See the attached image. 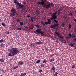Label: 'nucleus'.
Returning a JSON list of instances; mask_svg holds the SVG:
<instances>
[{"mask_svg": "<svg viewBox=\"0 0 76 76\" xmlns=\"http://www.w3.org/2000/svg\"><path fill=\"white\" fill-rule=\"evenodd\" d=\"M67 38H70V37L69 36H68Z\"/></svg>", "mask_w": 76, "mask_h": 76, "instance_id": "53", "label": "nucleus"}, {"mask_svg": "<svg viewBox=\"0 0 76 76\" xmlns=\"http://www.w3.org/2000/svg\"><path fill=\"white\" fill-rule=\"evenodd\" d=\"M40 33L41 34V35H43L44 34V32L41 30H40Z\"/></svg>", "mask_w": 76, "mask_h": 76, "instance_id": "18", "label": "nucleus"}, {"mask_svg": "<svg viewBox=\"0 0 76 76\" xmlns=\"http://www.w3.org/2000/svg\"><path fill=\"white\" fill-rule=\"evenodd\" d=\"M70 36V37H72V34H71V33H69L68 34Z\"/></svg>", "mask_w": 76, "mask_h": 76, "instance_id": "38", "label": "nucleus"}, {"mask_svg": "<svg viewBox=\"0 0 76 76\" xmlns=\"http://www.w3.org/2000/svg\"><path fill=\"white\" fill-rule=\"evenodd\" d=\"M74 21L75 22H76V19H74Z\"/></svg>", "mask_w": 76, "mask_h": 76, "instance_id": "48", "label": "nucleus"}, {"mask_svg": "<svg viewBox=\"0 0 76 76\" xmlns=\"http://www.w3.org/2000/svg\"><path fill=\"white\" fill-rule=\"evenodd\" d=\"M57 20H59L58 19Z\"/></svg>", "mask_w": 76, "mask_h": 76, "instance_id": "64", "label": "nucleus"}, {"mask_svg": "<svg viewBox=\"0 0 76 76\" xmlns=\"http://www.w3.org/2000/svg\"><path fill=\"white\" fill-rule=\"evenodd\" d=\"M69 45H70V47H73V44L72 43H70L69 44Z\"/></svg>", "mask_w": 76, "mask_h": 76, "instance_id": "19", "label": "nucleus"}, {"mask_svg": "<svg viewBox=\"0 0 76 76\" xmlns=\"http://www.w3.org/2000/svg\"><path fill=\"white\" fill-rule=\"evenodd\" d=\"M50 28H54V25H51L50 26Z\"/></svg>", "mask_w": 76, "mask_h": 76, "instance_id": "22", "label": "nucleus"}, {"mask_svg": "<svg viewBox=\"0 0 76 76\" xmlns=\"http://www.w3.org/2000/svg\"><path fill=\"white\" fill-rule=\"evenodd\" d=\"M48 25H50V24H51V20L50 19H48Z\"/></svg>", "mask_w": 76, "mask_h": 76, "instance_id": "7", "label": "nucleus"}, {"mask_svg": "<svg viewBox=\"0 0 76 76\" xmlns=\"http://www.w3.org/2000/svg\"><path fill=\"white\" fill-rule=\"evenodd\" d=\"M23 62H21V64L22 65V64H23Z\"/></svg>", "mask_w": 76, "mask_h": 76, "instance_id": "49", "label": "nucleus"}, {"mask_svg": "<svg viewBox=\"0 0 76 76\" xmlns=\"http://www.w3.org/2000/svg\"><path fill=\"white\" fill-rule=\"evenodd\" d=\"M51 57H53V55L51 56Z\"/></svg>", "mask_w": 76, "mask_h": 76, "instance_id": "61", "label": "nucleus"}, {"mask_svg": "<svg viewBox=\"0 0 76 76\" xmlns=\"http://www.w3.org/2000/svg\"><path fill=\"white\" fill-rule=\"evenodd\" d=\"M58 36H59L60 35V34L58 32H56L55 33Z\"/></svg>", "mask_w": 76, "mask_h": 76, "instance_id": "24", "label": "nucleus"}, {"mask_svg": "<svg viewBox=\"0 0 76 76\" xmlns=\"http://www.w3.org/2000/svg\"><path fill=\"white\" fill-rule=\"evenodd\" d=\"M45 25H48V22H45Z\"/></svg>", "mask_w": 76, "mask_h": 76, "instance_id": "40", "label": "nucleus"}, {"mask_svg": "<svg viewBox=\"0 0 76 76\" xmlns=\"http://www.w3.org/2000/svg\"><path fill=\"white\" fill-rule=\"evenodd\" d=\"M10 53L8 55L9 56L12 57L15 56V55L18 54L19 53V50L17 48H12L11 49H10Z\"/></svg>", "mask_w": 76, "mask_h": 76, "instance_id": "2", "label": "nucleus"}, {"mask_svg": "<svg viewBox=\"0 0 76 76\" xmlns=\"http://www.w3.org/2000/svg\"><path fill=\"white\" fill-rule=\"evenodd\" d=\"M29 46L30 47H35V45H34V44H31V43L30 45H29Z\"/></svg>", "mask_w": 76, "mask_h": 76, "instance_id": "11", "label": "nucleus"}, {"mask_svg": "<svg viewBox=\"0 0 76 76\" xmlns=\"http://www.w3.org/2000/svg\"><path fill=\"white\" fill-rule=\"evenodd\" d=\"M42 42L41 41H40L39 42H36V44L38 45V44H42Z\"/></svg>", "mask_w": 76, "mask_h": 76, "instance_id": "8", "label": "nucleus"}, {"mask_svg": "<svg viewBox=\"0 0 76 76\" xmlns=\"http://www.w3.org/2000/svg\"><path fill=\"white\" fill-rule=\"evenodd\" d=\"M14 3H15V4H17V5H18V7L17 8L18 9H19V8H20V9L21 10H22V11H23V10H25V7H24V5H23L20 3L18 2V1H17V0H15L14 1Z\"/></svg>", "mask_w": 76, "mask_h": 76, "instance_id": "3", "label": "nucleus"}, {"mask_svg": "<svg viewBox=\"0 0 76 76\" xmlns=\"http://www.w3.org/2000/svg\"><path fill=\"white\" fill-rule=\"evenodd\" d=\"M26 12H27V10H26Z\"/></svg>", "mask_w": 76, "mask_h": 76, "instance_id": "60", "label": "nucleus"}, {"mask_svg": "<svg viewBox=\"0 0 76 76\" xmlns=\"http://www.w3.org/2000/svg\"><path fill=\"white\" fill-rule=\"evenodd\" d=\"M41 24L43 25V26H45V24H44V22H42V21L41 22Z\"/></svg>", "mask_w": 76, "mask_h": 76, "instance_id": "21", "label": "nucleus"}, {"mask_svg": "<svg viewBox=\"0 0 76 76\" xmlns=\"http://www.w3.org/2000/svg\"><path fill=\"white\" fill-rule=\"evenodd\" d=\"M0 61L3 62H4V60H3V59L0 58Z\"/></svg>", "mask_w": 76, "mask_h": 76, "instance_id": "25", "label": "nucleus"}, {"mask_svg": "<svg viewBox=\"0 0 76 76\" xmlns=\"http://www.w3.org/2000/svg\"><path fill=\"white\" fill-rule=\"evenodd\" d=\"M75 13L76 14V11H75Z\"/></svg>", "mask_w": 76, "mask_h": 76, "instance_id": "56", "label": "nucleus"}, {"mask_svg": "<svg viewBox=\"0 0 76 76\" xmlns=\"http://www.w3.org/2000/svg\"><path fill=\"white\" fill-rule=\"evenodd\" d=\"M57 12H55L52 15V17L50 18V20H53L54 21L55 23H57L58 22V21L57 20H56V19H57V16L56 15H57Z\"/></svg>", "mask_w": 76, "mask_h": 76, "instance_id": "4", "label": "nucleus"}, {"mask_svg": "<svg viewBox=\"0 0 76 76\" xmlns=\"http://www.w3.org/2000/svg\"><path fill=\"white\" fill-rule=\"evenodd\" d=\"M1 21V19H0V22Z\"/></svg>", "mask_w": 76, "mask_h": 76, "instance_id": "59", "label": "nucleus"}, {"mask_svg": "<svg viewBox=\"0 0 76 76\" xmlns=\"http://www.w3.org/2000/svg\"><path fill=\"white\" fill-rule=\"evenodd\" d=\"M26 75V73H23L20 76H25Z\"/></svg>", "mask_w": 76, "mask_h": 76, "instance_id": "12", "label": "nucleus"}, {"mask_svg": "<svg viewBox=\"0 0 76 76\" xmlns=\"http://www.w3.org/2000/svg\"><path fill=\"white\" fill-rule=\"evenodd\" d=\"M32 29V28H31V29Z\"/></svg>", "mask_w": 76, "mask_h": 76, "instance_id": "58", "label": "nucleus"}, {"mask_svg": "<svg viewBox=\"0 0 76 76\" xmlns=\"http://www.w3.org/2000/svg\"><path fill=\"white\" fill-rule=\"evenodd\" d=\"M17 22H20V19H18L17 20Z\"/></svg>", "mask_w": 76, "mask_h": 76, "instance_id": "39", "label": "nucleus"}, {"mask_svg": "<svg viewBox=\"0 0 76 76\" xmlns=\"http://www.w3.org/2000/svg\"><path fill=\"white\" fill-rule=\"evenodd\" d=\"M39 13H40L38 12L37 14V15H39Z\"/></svg>", "mask_w": 76, "mask_h": 76, "instance_id": "55", "label": "nucleus"}, {"mask_svg": "<svg viewBox=\"0 0 76 76\" xmlns=\"http://www.w3.org/2000/svg\"><path fill=\"white\" fill-rule=\"evenodd\" d=\"M56 1H57V0H55Z\"/></svg>", "mask_w": 76, "mask_h": 76, "instance_id": "63", "label": "nucleus"}, {"mask_svg": "<svg viewBox=\"0 0 76 76\" xmlns=\"http://www.w3.org/2000/svg\"><path fill=\"white\" fill-rule=\"evenodd\" d=\"M60 12H58V16H59V15H60Z\"/></svg>", "mask_w": 76, "mask_h": 76, "instance_id": "45", "label": "nucleus"}, {"mask_svg": "<svg viewBox=\"0 0 76 76\" xmlns=\"http://www.w3.org/2000/svg\"><path fill=\"white\" fill-rule=\"evenodd\" d=\"M31 21L32 22H34V20L32 19H31Z\"/></svg>", "mask_w": 76, "mask_h": 76, "instance_id": "43", "label": "nucleus"}, {"mask_svg": "<svg viewBox=\"0 0 76 76\" xmlns=\"http://www.w3.org/2000/svg\"><path fill=\"white\" fill-rule=\"evenodd\" d=\"M25 28H26V29H28V27L27 26H26L25 27Z\"/></svg>", "mask_w": 76, "mask_h": 76, "instance_id": "44", "label": "nucleus"}, {"mask_svg": "<svg viewBox=\"0 0 76 76\" xmlns=\"http://www.w3.org/2000/svg\"><path fill=\"white\" fill-rule=\"evenodd\" d=\"M50 4H51V5L52 6H54V4H53V3H50Z\"/></svg>", "mask_w": 76, "mask_h": 76, "instance_id": "41", "label": "nucleus"}, {"mask_svg": "<svg viewBox=\"0 0 76 76\" xmlns=\"http://www.w3.org/2000/svg\"><path fill=\"white\" fill-rule=\"evenodd\" d=\"M3 42H4V40L3 39H1L0 40V43H2Z\"/></svg>", "mask_w": 76, "mask_h": 76, "instance_id": "14", "label": "nucleus"}, {"mask_svg": "<svg viewBox=\"0 0 76 76\" xmlns=\"http://www.w3.org/2000/svg\"><path fill=\"white\" fill-rule=\"evenodd\" d=\"M18 69V66H15L13 68V69Z\"/></svg>", "mask_w": 76, "mask_h": 76, "instance_id": "26", "label": "nucleus"}, {"mask_svg": "<svg viewBox=\"0 0 76 76\" xmlns=\"http://www.w3.org/2000/svg\"><path fill=\"white\" fill-rule=\"evenodd\" d=\"M5 34H10V33L7 31H6L5 32Z\"/></svg>", "mask_w": 76, "mask_h": 76, "instance_id": "28", "label": "nucleus"}, {"mask_svg": "<svg viewBox=\"0 0 76 76\" xmlns=\"http://www.w3.org/2000/svg\"><path fill=\"white\" fill-rule=\"evenodd\" d=\"M41 66L42 67H44L45 66V64H42L41 65Z\"/></svg>", "mask_w": 76, "mask_h": 76, "instance_id": "30", "label": "nucleus"}, {"mask_svg": "<svg viewBox=\"0 0 76 76\" xmlns=\"http://www.w3.org/2000/svg\"><path fill=\"white\" fill-rule=\"evenodd\" d=\"M47 62V61L45 60H44L43 61V63H46Z\"/></svg>", "mask_w": 76, "mask_h": 76, "instance_id": "17", "label": "nucleus"}, {"mask_svg": "<svg viewBox=\"0 0 76 76\" xmlns=\"http://www.w3.org/2000/svg\"><path fill=\"white\" fill-rule=\"evenodd\" d=\"M41 31V28L38 29L36 30L35 31H34V33H35L36 34L38 35V34H40V32Z\"/></svg>", "mask_w": 76, "mask_h": 76, "instance_id": "6", "label": "nucleus"}, {"mask_svg": "<svg viewBox=\"0 0 76 76\" xmlns=\"http://www.w3.org/2000/svg\"><path fill=\"white\" fill-rule=\"evenodd\" d=\"M62 25L63 26H65V24L64 23H62Z\"/></svg>", "mask_w": 76, "mask_h": 76, "instance_id": "47", "label": "nucleus"}, {"mask_svg": "<svg viewBox=\"0 0 76 76\" xmlns=\"http://www.w3.org/2000/svg\"><path fill=\"white\" fill-rule=\"evenodd\" d=\"M35 26H36V27H37V29H38V28H39V25H38V24H37L36 25H35Z\"/></svg>", "mask_w": 76, "mask_h": 76, "instance_id": "34", "label": "nucleus"}, {"mask_svg": "<svg viewBox=\"0 0 76 76\" xmlns=\"http://www.w3.org/2000/svg\"><path fill=\"white\" fill-rule=\"evenodd\" d=\"M39 72H40V73H41V72H42V70H41V68H40L39 69Z\"/></svg>", "mask_w": 76, "mask_h": 76, "instance_id": "23", "label": "nucleus"}, {"mask_svg": "<svg viewBox=\"0 0 76 76\" xmlns=\"http://www.w3.org/2000/svg\"><path fill=\"white\" fill-rule=\"evenodd\" d=\"M74 40L75 41H76V38H75L74 39Z\"/></svg>", "mask_w": 76, "mask_h": 76, "instance_id": "54", "label": "nucleus"}, {"mask_svg": "<svg viewBox=\"0 0 76 76\" xmlns=\"http://www.w3.org/2000/svg\"><path fill=\"white\" fill-rule=\"evenodd\" d=\"M69 16H73V14H72V13H70L69 14Z\"/></svg>", "mask_w": 76, "mask_h": 76, "instance_id": "35", "label": "nucleus"}, {"mask_svg": "<svg viewBox=\"0 0 76 76\" xmlns=\"http://www.w3.org/2000/svg\"><path fill=\"white\" fill-rule=\"evenodd\" d=\"M76 36H75V34H72V38H75V37Z\"/></svg>", "mask_w": 76, "mask_h": 76, "instance_id": "32", "label": "nucleus"}, {"mask_svg": "<svg viewBox=\"0 0 76 76\" xmlns=\"http://www.w3.org/2000/svg\"><path fill=\"white\" fill-rule=\"evenodd\" d=\"M4 46V44L3 43H2L0 45V47H3Z\"/></svg>", "mask_w": 76, "mask_h": 76, "instance_id": "15", "label": "nucleus"}, {"mask_svg": "<svg viewBox=\"0 0 76 76\" xmlns=\"http://www.w3.org/2000/svg\"><path fill=\"white\" fill-rule=\"evenodd\" d=\"M31 19H33V18L32 17V18H31Z\"/></svg>", "mask_w": 76, "mask_h": 76, "instance_id": "57", "label": "nucleus"}, {"mask_svg": "<svg viewBox=\"0 0 76 76\" xmlns=\"http://www.w3.org/2000/svg\"><path fill=\"white\" fill-rule=\"evenodd\" d=\"M55 60V59L54 58H52V59L50 60V63H52L53 61H54Z\"/></svg>", "mask_w": 76, "mask_h": 76, "instance_id": "9", "label": "nucleus"}, {"mask_svg": "<svg viewBox=\"0 0 76 76\" xmlns=\"http://www.w3.org/2000/svg\"><path fill=\"white\" fill-rule=\"evenodd\" d=\"M40 61H41V60H38L37 61H36V63H39V62H40Z\"/></svg>", "mask_w": 76, "mask_h": 76, "instance_id": "29", "label": "nucleus"}, {"mask_svg": "<svg viewBox=\"0 0 76 76\" xmlns=\"http://www.w3.org/2000/svg\"><path fill=\"white\" fill-rule=\"evenodd\" d=\"M69 29L71 28V25L69 24Z\"/></svg>", "mask_w": 76, "mask_h": 76, "instance_id": "36", "label": "nucleus"}, {"mask_svg": "<svg viewBox=\"0 0 76 76\" xmlns=\"http://www.w3.org/2000/svg\"><path fill=\"white\" fill-rule=\"evenodd\" d=\"M27 18H29V17H30V16L27 15Z\"/></svg>", "mask_w": 76, "mask_h": 76, "instance_id": "50", "label": "nucleus"}, {"mask_svg": "<svg viewBox=\"0 0 76 76\" xmlns=\"http://www.w3.org/2000/svg\"><path fill=\"white\" fill-rule=\"evenodd\" d=\"M1 72H2L3 73H4V70L3 69H1Z\"/></svg>", "mask_w": 76, "mask_h": 76, "instance_id": "27", "label": "nucleus"}, {"mask_svg": "<svg viewBox=\"0 0 76 76\" xmlns=\"http://www.w3.org/2000/svg\"><path fill=\"white\" fill-rule=\"evenodd\" d=\"M1 24L3 26H4V27H5L6 26V24H5L4 23H2Z\"/></svg>", "mask_w": 76, "mask_h": 76, "instance_id": "13", "label": "nucleus"}, {"mask_svg": "<svg viewBox=\"0 0 76 76\" xmlns=\"http://www.w3.org/2000/svg\"><path fill=\"white\" fill-rule=\"evenodd\" d=\"M61 41H63V40H61Z\"/></svg>", "mask_w": 76, "mask_h": 76, "instance_id": "62", "label": "nucleus"}, {"mask_svg": "<svg viewBox=\"0 0 76 76\" xmlns=\"http://www.w3.org/2000/svg\"><path fill=\"white\" fill-rule=\"evenodd\" d=\"M16 38H19V36H16Z\"/></svg>", "mask_w": 76, "mask_h": 76, "instance_id": "52", "label": "nucleus"}, {"mask_svg": "<svg viewBox=\"0 0 76 76\" xmlns=\"http://www.w3.org/2000/svg\"><path fill=\"white\" fill-rule=\"evenodd\" d=\"M55 68L54 66H53L52 67V70H53V71H55Z\"/></svg>", "mask_w": 76, "mask_h": 76, "instance_id": "10", "label": "nucleus"}, {"mask_svg": "<svg viewBox=\"0 0 76 76\" xmlns=\"http://www.w3.org/2000/svg\"><path fill=\"white\" fill-rule=\"evenodd\" d=\"M11 13L10 14V16L11 17H13V16H15V13H16V10L14 9H12L11 10Z\"/></svg>", "mask_w": 76, "mask_h": 76, "instance_id": "5", "label": "nucleus"}, {"mask_svg": "<svg viewBox=\"0 0 76 76\" xmlns=\"http://www.w3.org/2000/svg\"><path fill=\"white\" fill-rule=\"evenodd\" d=\"M58 24H54V27H55V28H56V27L57 26H58Z\"/></svg>", "mask_w": 76, "mask_h": 76, "instance_id": "20", "label": "nucleus"}, {"mask_svg": "<svg viewBox=\"0 0 76 76\" xmlns=\"http://www.w3.org/2000/svg\"><path fill=\"white\" fill-rule=\"evenodd\" d=\"M36 12L37 13H38V10H37Z\"/></svg>", "mask_w": 76, "mask_h": 76, "instance_id": "51", "label": "nucleus"}, {"mask_svg": "<svg viewBox=\"0 0 76 76\" xmlns=\"http://www.w3.org/2000/svg\"><path fill=\"white\" fill-rule=\"evenodd\" d=\"M46 51H48V49L47 48L46 49Z\"/></svg>", "mask_w": 76, "mask_h": 76, "instance_id": "46", "label": "nucleus"}, {"mask_svg": "<svg viewBox=\"0 0 76 76\" xmlns=\"http://www.w3.org/2000/svg\"><path fill=\"white\" fill-rule=\"evenodd\" d=\"M20 25H23V23L22 22H20L19 23Z\"/></svg>", "mask_w": 76, "mask_h": 76, "instance_id": "16", "label": "nucleus"}, {"mask_svg": "<svg viewBox=\"0 0 76 76\" xmlns=\"http://www.w3.org/2000/svg\"><path fill=\"white\" fill-rule=\"evenodd\" d=\"M18 30H19V31H22V28H18Z\"/></svg>", "mask_w": 76, "mask_h": 76, "instance_id": "37", "label": "nucleus"}, {"mask_svg": "<svg viewBox=\"0 0 76 76\" xmlns=\"http://www.w3.org/2000/svg\"><path fill=\"white\" fill-rule=\"evenodd\" d=\"M41 2L38 1L37 4L43 5V7L46 8L47 9L50 8L51 7V3L49 1H47V0H42Z\"/></svg>", "mask_w": 76, "mask_h": 76, "instance_id": "1", "label": "nucleus"}, {"mask_svg": "<svg viewBox=\"0 0 76 76\" xmlns=\"http://www.w3.org/2000/svg\"><path fill=\"white\" fill-rule=\"evenodd\" d=\"M59 38H61V39H63V38H64V37H61V36L59 37Z\"/></svg>", "mask_w": 76, "mask_h": 76, "instance_id": "42", "label": "nucleus"}, {"mask_svg": "<svg viewBox=\"0 0 76 76\" xmlns=\"http://www.w3.org/2000/svg\"><path fill=\"white\" fill-rule=\"evenodd\" d=\"M57 74H58V73L55 72L54 74V76H57Z\"/></svg>", "mask_w": 76, "mask_h": 76, "instance_id": "31", "label": "nucleus"}, {"mask_svg": "<svg viewBox=\"0 0 76 76\" xmlns=\"http://www.w3.org/2000/svg\"><path fill=\"white\" fill-rule=\"evenodd\" d=\"M72 69H75V66L74 65H73L72 66Z\"/></svg>", "mask_w": 76, "mask_h": 76, "instance_id": "33", "label": "nucleus"}]
</instances>
